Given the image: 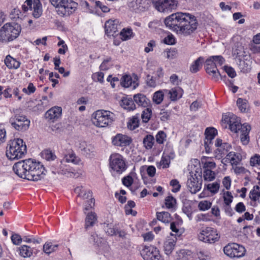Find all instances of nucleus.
<instances>
[{"label": "nucleus", "instance_id": "obj_1", "mask_svg": "<svg viewBox=\"0 0 260 260\" xmlns=\"http://www.w3.org/2000/svg\"><path fill=\"white\" fill-rule=\"evenodd\" d=\"M166 26L177 34L187 36L197 28L198 23L196 17L188 13L177 12L166 17Z\"/></svg>", "mask_w": 260, "mask_h": 260}, {"label": "nucleus", "instance_id": "obj_2", "mask_svg": "<svg viewBox=\"0 0 260 260\" xmlns=\"http://www.w3.org/2000/svg\"><path fill=\"white\" fill-rule=\"evenodd\" d=\"M13 170L20 178L34 181L43 178L46 172L45 167L40 162L31 158L15 163Z\"/></svg>", "mask_w": 260, "mask_h": 260}, {"label": "nucleus", "instance_id": "obj_3", "mask_svg": "<svg viewBox=\"0 0 260 260\" xmlns=\"http://www.w3.org/2000/svg\"><path fill=\"white\" fill-rule=\"evenodd\" d=\"M222 121L229 124L232 132L240 134V140L243 145H246L249 143V133L251 129L250 125L247 123L241 124L240 118L232 113L223 115Z\"/></svg>", "mask_w": 260, "mask_h": 260}, {"label": "nucleus", "instance_id": "obj_4", "mask_svg": "<svg viewBox=\"0 0 260 260\" xmlns=\"http://www.w3.org/2000/svg\"><path fill=\"white\" fill-rule=\"evenodd\" d=\"M26 152L27 148L25 142L20 138H17L9 141L6 154L10 160H14L23 157Z\"/></svg>", "mask_w": 260, "mask_h": 260}, {"label": "nucleus", "instance_id": "obj_5", "mask_svg": "<svg viewBox=\"0 0 260 260\" xmlns=\"http://www.w3.org/2000/svg\"><path fill=\"white\" fill-rule=\"evenodd\" d=\"M50 2L57 8V14L61 17L70 16L78 7V4L73 0H50Z\"/></svg>", "mask_w": 260, "mask_h": 260}, {"label": "nucleus", "instance_id": "obj_6", "mask_svg": "<svg viewBox=\"0 0 260 260\" xmlns=\"http://www.w3.org/2000/svg\"><path fill=\"white\" fill-rule=\"evenodd\" d=\"M92 122L98 127H105L112 124L114 121V114L110 111L98 110L92 115Z\"/></svg>", "mask_w": 260, "mask_h": 260}, {"label": "nucleus", "instance_id": "obj_7", "mask_svg": "<svg viewBox=\"0 0 260 260\" xmlns=\"http://www.w3.org/2000/svg\"><path fill=\"white\" fill-rule=\"evenodd\" d=\"M20 31V26L7 23L0 28V42L4 43L11 42L19 36Z\"/></svg>", "mask_w": 260, "mask_h": 260}, {"label": "nucleus", "instance_id": "obj_8", "mask_svg": "<svg viewBox=\"0 0 260 260\" xmlns=\"http://www.w3.org/2000/svg\"><path fill=\"white\" fill-rule=\"evenodd\" d=\"M224 62V59L221 55L211 56L205 60V70L207 73L214 80H217L220 76L217 67L221 66Z\"/></svg>", "mask_w": 260, "mask_h": 260}, {"label": "nucleus", "instance_id": "obj_9", "mask_svg": "<svg viewBox=\"0 0 260 260\" xmlns=\"http://www.w3.org/2000/svg\"><path fill=\"white\" fill-rule=\"evenodd\" d=\"M198 237L201 241L209 244H214L219 240L220 235L216 229L207 226L201 229Z\"/></svg>", "mask_w": 260, "mask_h": 260}, {"label": "nucleus", "instance_id": "obj_10", "mask_svg": "<svg viewBox=\"0 0 260 260\" xmlns=\"http://www.w3.org/2000/svg\"><path fill=\"white\" fill-rule=\"evenodd\" d=\"M109 167L111 171L120 175L127 169V166L126 164L125 159L121 155L114 153L110 156Z\"/></svg>", "mask_w": 260, "mask_h": 260}, {"label": "nucleus", "instance_id": "obj_11", "mask_svg": "<svg viewBox=\"0 0 260 260\" xmlns=\"http://www.w3.org/2000/svg\"><path fill=\"white\" fill-rule=\"evenodd\" d=\"M140 254L144 260H164L158 249L152 245H142Z\"/></svg>", "mask_w": 260, "mask_h": 260}, {"label": "nucleus", "instance_id": "obj_12", "mask_svg": "<svg viewBox=\"0 0 260 260\" xmlns=\"http://www.w3.org/2000/svg\"><path fill=\"white\" fill-rule=\"evenodd\" d=\"M223 252L225 254L231 258H239L245 255L246 249L241 245L231 243L224 247Z\"/></svg>", "mask_w": 260, "mask_h": 260}, {"label": "nucleus", "instance_id": "obj_13", "mask_svg": "<svg viewBox=\"0 0 260 260\" xmlns=\"http://www.w3.org/2000/svg\"><path fill=\"white\" fill-rule=\"evenodd\" d=\"M155 9L160 12H170L176 8L177 0H152Z\"/></svg>", "mask_w": 260, "mask_h": 260}, {"label": "nucleus", "instance_id": "obj_14", "mask_svg": "<svg viewBox=\"0 0 260 260\" xmlns=\"http://www.w3.org/2000/svg\"><path fill=\"white\" fill-rule=\"evenodd\" d=\"M10 121L12 126L18 131H26L30 125V120L26 116L21 114H16Z\"/></svg>", "mask_w": 260, "mask_h": 260}, {"label": "nucleus", "instance_id": "obj_15", "mask_svg": "<svg viewBox=\"0 0 260 260\" xmlns=\"http://www.w3.org/2000/svg\"><path fill=\"white\" fill-rule=\"evenodd\" d=\"M120 25V23L118 19H110L107 20L105 23L104 29L105 35L108 37H113L114 38L118 36V26Z\"/></svg>", "mask_w": 260, "mask_h": 260}, {"label": "nucleus", "instance_id": "obj_16", "mask_svg": "<svg viewBox=\"0 0 260 260\" xmlns=\"http://www.w3.org/2000/svg\"><path fill=\"white\" fill-rule=\"evenodd\" d=\"M215 146L216 148L214 151L215 157L218 159L222 158L232 148L230 144L223 142L220 139L215 140Z\"/></svg>", "mask_w": 260, "mask_h": 260}, {"label": "nucleus", "instance_id": "obj_17", "mask_svg": "<svg viewBox=\"0 0 260 260\" xmlns=\"http://www.w3.org/2000/svg\"><path fill=\"white\" fill-rule=\"evenodd\" d=\"M202 180L201 177H199L194 174L190 175L188 179L187 186L191 193H196L200 191L202 188Z\"/></svg>", "mask_w": 260, "mask_h": 260}, {"label": "nucleus", "instance_id": "obj_18", "mask_svg": "<svg viewBox=\"0 0 260 260\" xmlns=\"http://www.w3.org/2000/svg\"><path fill=\"white\" fill-rule=\"evenodd\" d=\"M217 134V130L213 127L207 128L205 130V139L204 140V145L206 152L207 153H210L212 150V141L215 136Z\"/></svg>", "mask_w": 260, "mask_h": 260}, {"label": "nucleus", "instance_id": "obj_19", "mask_svg": "<svg viewBox=\"0 0 260 260\" xmlns=\"http://www.w3.org/2000/svg\"><path fill=\"white\" fill-rule=\"evenodd\" d=\"M175 157L174 151L171 149L168 151L165 149L161 156V159L156 163V166L158 169H166L169 167L171 160Z\"/></svg>", "mask_w": 260, "mask_h": 260}, {"label": "nucleus", "instance_id": "obj_20", "mask_svg": "<svg viewBox=\"0 0 260 260\" xmlns=\"http://www.w3.org/2000/svg\"><path fill=\"white\" fill-rule=\"evenodd\" d=\"M112 144L115 146L125 147L130 144V137L122 134H117L112 138Z\"/></svg>", "mask_w": 260, "mask_h": 260}, {"label": "nucleus", "instance_id": "obj_21", "mask_svg": "<svg viewBox=\"0 0 260 260\" xmlns=\"http://www.w3.org/2000/svg\"><path fill=\"white\" fill-rule=\"evenodd\" d=\"M62 109L60 107L55 106L48 110L45 114L46 119L52 122H54L60 118Z\"/></svg>", "mask_w": 260, "mask_h": 260}, {"label": "nucleus", "instance_id": "obj_22", "mask_svg": "<svg viewBox=\"0 0 260 260\" xmlns=\"http://www.w3.org/2000/svg\"><path fill=\"white\" fill-rule=\"evenodd\" d=\"M176 244V238L168 237L164 243L163 249L165 254L170 255L175 249Z\"/></svg>", "mask_w": 260, "mask_h": 260}, {"label": "nucleus", "instance_id": "obj_23", "mask_svg": "<svg viewBox=\"0 0 260 260\" xmlns=\"http://www.w3.org/2000/svg\"><path fill=\"white\" fill-rule=\"evenodd\" d=\"M164 92L168 94L171 101H176L180 99L183 93V90L179 87H175L170 90L165 89Z\"/></svg>", "mask_w": 260, "mask_h": 260}, {"label": "nucleus", "instance_id": "obj_24", "mask_svg": "<svg viewBox=\"0 0 260 260\" xmlns=\"http://www.w3.org/2000/svg\"><path fill=\"white\" fill-rule=\"evenodd\" d=\"M4 62L7 67L10 70L18 69L21 64V62L19 60L10 55H8L6 56Z\"/></svg>", "mask_w": 260, "mask_h": 260}, {"label": "nucleus", "instance_id": "obj_25", "mask_svg": "<svg viewBox=\"0 0 260 260\" xmlns=\"http://www.w3.org/2000/svg\"><path fill=\"white\" fill-rule=\"evenodd\" d=\"M149 0H133L131 7L135 11H143L149 6Z\"/></svg>", "mask_w": 260, "mask_h": 260}, {"label": "nucleus", "instance_id": "obj_26", "mask_svg": "<svg viewBox=\"0 0 260 260\" xmlns=\"http://www.w3.org/2000/svg\"><path fill=\"white\" fill-rule=\"evenodd\" d=\"M134 101L139 106L147 107L150 104V100L143 94L138 93L134 95Z\"/></svg>", "mask_w": 260, "mask_h": 260}, {"label": "nucleus", "instance_id": "obj_27", "mask_svg": "<svg viewBox=\"0 0 260 260\" xmlns=\"http://www.w3.org/2000/svg\"><path fill=\"white\" fill-rule=\"evenodd\" d=\"M59 173L70 177H77L78 173L75 172V170L72 167L67 165H62L60 166Z\"/></svg>", "mask_w": 260, "mask_h": 260}, {"label": "nucleus", "instance_id": "obj_28", "mask_svg": "<svg viewBox=\"0 0 260 260\" xmlns=\"http://www.w3.org/2000/svg\"><path fill=\"white\" fill-rule=\"evenodd\" d=\"M106 232L110 236L118 235L119 237H124L126 234L124 231L119 230L116 226L111 224H108L105 229Z\"/></svg>", "mask_w": 260, "mask_h": 260}, {"label": "nucleus", "instance_id": "obj_29", "mask_svg": "<svg viewBox=\"0 0 260 260\" xmlns=\"http://www.w3.org/2000/svg\"><path fill=\"white\" fill-rule=\"evenodd\" d=\"M76 193L78 194V197L81 198L83 200L90 199L92 198V192L91 191L88 190H84L83 186H77L74 189Z\"/></svg>", "mask_w": 260, "mask_h": 260}, {"label": "nucleus", "instance_id": "obj_30", "mask_svg": "<svg viewBox=\"0 0 260 260\" xmlns=\"http://www.w3.org/2000/svg\"><path fill=\"white\" fill-rule=\"evenodd\" d=\"M97 221V216L95 212H90L86 215L85 219V229L87 230L89 228L92 227Z\"/></svg>", "mask_w": 260, "mask_h": 260}, {"label": "nucleus", "instance_id": "obj_31", "mask_svg": "<svg viewBox=\"0 0 260 260\" xmlns=\"http://www.w3.org/2000/svg\"><path fill=\"white\" fill-rule=\"evenodd\" d=\"M205 61V59L203 57L200 56L196 60L192 62L191 64L189 70L192 73H196L199 71L202 67L203 63Z\"/></svg>", "mask_w": 260, "mask_h": 260}, {"label": "nucleus", "instance_id": "obj_32", "mask_svg": "<svg viewBox=\"0 0 260 260\" xmlns=\"http://www.w3.org/2000/svg\"><path fill=\"white\" fill-rule=\"evenodd\" d=\"M19 254L24 258L30 257L33 253L32 249L29 246L23 245L18 248Z\"/></svg>", "mask_w": 260, "mask_h": 260}, {"label": "nucleus", "instance_id": "obj_33", "mask_svg": "<svg viewBox=\"0 0 260 260\" xmlns=\"http://www.w3.org/2000/svg\"><path fill=\"white\" fill-rule=\"evenodd\" d=\"M157 219L164 223H169L172 222L173 218L171 214L165 211L156 213Z\"/></svg>", "mask_w": 260, "mask_h": 260}, {"label": "nucleus", "instance_id": "obj_34", "mask_svg": "<svg viewBox=\"0 0 260 260\" xmlns=\"http://www.w3.org/2000/svg\"><path fill=\"white\" fill-rule=\"evenodd\" d=\"M64 159L66 162H72L75 165H78L81 161V159L76 155V154L73 151H72L71 152L66 154L64 157Z\"/></svg>", "mask_w": 260, "mask_h": 260}, {"label": "nucleus", "instance_id": "obj_35", "mask_svg": "<svg viewBox=\"0 0 260 260\" xmlns=\"http://www.w3.org/2000/svg\"><path fill=\"white\" fill-rule=\"evenodd\" d=\"M227 159L232 166H237L241 160V156L239 153L234 152H230L227 155Z\"/></svg>", "mask_w": 260, "mask_h": 260}, {"label": "nucleus", "instance_id": "obj_36", "mask_svg": "<svg viewBox=\"0 0 260 260\" xmlns=\"http://www.w3.org/2000/svg\"><path fill=\"white\" fill-rule=\"evenodd\" d=\"M58 248V244H53L51 242H46L43 246V251L45 253L49 254L53 252L57 251Z\"/></svg>", "mask_w": 260, "mask_h": 260}, {"label": "nucleus", "instance_id": "obj_37", "mask_svg": "<svg viewBox=\"0 0 260 260\" xmlns=\"http://www.w3.org/2000/svg\"><path fill=\"white\" fill-rule=\"evenodd\" d=\"M190 256V251L181 249L176 251L174 255L175 260H188Z\"/></svg>", "mask_w": 260, "mask_h": 260}, {"label": "nucleus", "instance_id": "obj_38", "mask_svg": "<svg viewBox=\"0 0 260 260\" xmlns=\"http://www.w3.org/2000/svg\"><path fill=\"white\" fill-rule=\"evenodd\" d=\"M166 207L171 210L175 211L176 208V200L172 196H169L166 198L165 200Z\"/></svg>", "mask_w": 260, "mask_h": 260}, {"label": "nucleus", "instance_id": "obj_39", "mask_svg": "<svg viewBox=\"0 0 260 260\" xmlns=\"http://www.w3.org/2000/svg\"><path fill=\"white\" fill-rule=\"evenodd\" d=\"M201 161L203 165V168L205 169H212L216 167V164L212 161L211 158L207 157H203L201 159Z\"/></svg>", "mask_w": 260, "mask_h": 260}, {"label": "nucleus", "instance_id": "obj_40", "mask_svg": "<svg viewBox=\"0 0 260 260\" xmlns=\"http://www.w3.org/2000/svg\"><path fill=\"white\" fill-rule=\"evenodd\" d=\"M34 11L32 15L35 18H38L41 15L42 13L41 4L40 2V0H34Z\"/></svg>", "mask_w": 260, "mask_h": 260}, {"label": "nucleus", "instance_id": "obj_41", "mask_svg": "<svg viewBox=\"0 0 260 260\" xmlns=\"http://www.w3.org/2000/svg\"><path fill=\"white\" fill-rule=\"evenodd\" d=\"M164 90H159L153 93L152 100L157 105L160 104L163 101L165 94Z\"/></svg>", "mask_w": 260, "mask_h": 260}, {"label": "nucleus", "instance_id": "obj_42", "mask_svg": "<svg viewBox=\"0 0 260 260\" xmlns=\"http://www.w3.org/2000/svg\"><path fill=\"white\" fill-rule=\"evenodd\" d=\"M237 105L241 112L245 113L248 111L249 105L246 100L239 98L237 101Z\"/></svg>", "mask_w": 260, "mask_h": 260}, {"label": "nucleus", "instance_id": "obj_43", "mask_svg": "<svg viewBox=\"0 0 260 260\" xmlns=\"http://www.w3.org/2000/svg\"><path fill=\"white\" fill-rule=\"evenodd\" d=\"M260 187L257 186H254L253 188L250 190L249 193V198L253 201H256L259 200L260 196Z\"/></svg>", "mask_w": 260, "mask_h": 260}, {"label": "nucleus", "instance_id": "obj_44", "mask_svg": "<svg viewBox=\"0 0 260 260\" xmlns=\"http://www.w3.org/2000/svg\"><path fill=\"white\" fill-rule=\"evenodd\" d=\"M196 222H208L211 220V216L208 213H199L194 217Z\"/></svg>", "mask_w": 260, "mask_h": 260}, {"label": "nucleus", "instance_id": "obj_45", "mask_svg": "<svg viewBox=\"0 0 260 260\" xmlns=\"http://www.w3.org/2000/svg\"><path fill=\"white\" fill-rule=\"evenodd\" d=\"M143 143L146 149H151L154 143V137L150 135H147L143 140Z\"/></svg>", "mask_w": 260, "mask_h": 260}, {"label": "nucleus", "instance_id": "obj_46", "mask_svg": "<svg viewBox=\"0 0 260 260\" xmlns=\"http://www.w3.org/2000/svg\"><path fill=\"white\" fill-rule=\"evenodd\" d=\"M12 88L10 86H8L6 88L3 90V87L0 85V100L2 99V94H3L4 98L6 99L11 98L12 96Z\"/></svg>", "mask_w": 260, "mask_h": 260}, {"label": "nucleus", "instance_id": "obj_47", "mask_svg": "<svg viewBox=\"0 0 260 260\" xmlns=\"http://www.w3.org/2000/svg\"><path fill=\"white\" fill-rule=\"evenodd\" d=\"M203 177L205 181H211L215 178V173L210 169H205L203 172Z\"/></svg>", "mask_w": 260, "mask_h": 260}, {"label": "nucleus", "instance_id": "obj_48", "mask_svg": "<svg viewBox=\"0 0 260 260\" xmlns=\"http://www.w3.org/2000/svg\"><path fill=\"white\" fill-rule=\"evenodd\" d=\"M126 192L124 189H120L119 192L115 193V197L121 204L125 203L126 201Z\"/></svg>", "mask_w": 260, "mask_h": 260}, {"label": "nucleus", "instance_id": "obj_49", "mask_svg": "<svg viewBox=\"0 0 260 260\" xmlns=\"http://www.w3.org/2000/svg\"><path fill=\"white\" fill-rule=\"evenodd\" d=\"M121 41H126L130 38V27L123 28L118 35Z\"/></svg>", "mask_w": 260, "mask_h": 260}, {"label": "nucleus", "instance_id": "obj_50", "mask_svg": "<svg viewBox=\"0 0 260 260\" xmlns=\"http://www.w3.org/2000/svg\"><path fill=\"white\" fill-rule=\"evenodd\" d=\"M42 156L47 160H53L56 158L55 154L49 149H45L42 153Z\"/></svg>", "mask_w": 260, "mask_h": 260}, {"label": "nucleus", "instance_id": "obj_51", "mask_svg": "<svg viewBox=\"0 0 260 260\" xmlns=\"http://www.w3.org/2000/svg\"><path fill=\"white\" fill-rule=\"evenodd\" d=\"M220 184L218 182H215L208 184L206 188L212 194L217 193L219 189Z\"/></svg>", "mask_w": 260, "mask_h": 260}, {"label": "nucleus", "instance_id": "obj_52", "mask_svg": "<svg viewBox=\"0 0 260 260\" xmlns=\"http://www.w3.org/2000/svg\"><path fill=\"white\" fill-rule=\"evenodd\" d=\"M156 142L159 144H162L167 139V135L162 131L158 132L155 136Z\"/></svg>", "mask_w": 260, "mask_h": 260}, {"label": "nucleus", "instance_id": "obj_53", "mask_svg": "<svg viewBox=\"0 0 260 260\" xmlns=\"http://www.w3.org/2000/svg\"><path fill=\"white\" fill-rule=\"evenodd\" d=\"M182 211L185 213L189 220H191L193 217V213L192 207L190 205H185L182 207Z\"/></svg>", "mask_w": 260, "mask_h": 260}, {"label": "nucleus", "instance_id": "obj_54", "mask_svg": "<svg viewBox=\"0 0 260 260\" xmlns=\"http://www.w3.org/2000/svg\"><path fill=\"white\" fill-rule=\"evenodd\" d=\"M212 203L209 201L203 200L198 204V208L201 211H206L211 207Z\"/></svg>", "mask_w": 260, "mask_h": 260}, {"label": "nucleus", "instance_id": "obj_55", "mask_svg": "<svg viewBox=\"0 0 260 260\" xmlns=\"http://www.w3.org/2000/svg\"><path fill=\"white\" fill-rule=\"evenodd\" d=\"M223 198L224 203L226 206H229L233 202V197L230 191H223Z\"/></svg>", "mask_w": 260, "mask_h": 260}, {"label": "nucleus", "instance_id": "obj_56", "mask_svg": "<svg viewBox=\"0 0 260 260\" xmlns=\"http://www.w3.org/2000/svg\"><path fill=\"white\" fill-rule=\"evenodd\" d=\"M120 106L127 111H130V98L127 96L122 98L120 102Z\"/></svg>", "mask_w": 260, "mask_h": 260}, {"label": "nucleus", "instance_id": "obj_57", "mask_svg": "<svg viewBox=\"0 0 260 260\" xmlns=\"http://www.w3.org/2000/svg\"><path fill=\"white\" fill-rule=\"evenodd\" d=\"M140 77L135 74H133L131 75V87L133 89H135L140 84Z\"/></svg>", "mask_w": 260, "mask_h": 260}, {"label": "nucleus", "instance_id": "obj_58", "mask_svg": "<svg viewBox=\"0 0 260 260\" xmlns=\"http://www.w3.org/2000/svg\"><path fill=\"white\" fill-rule=\"evenodd\" d=\"M175 41L176 39L174 36L170 32H169L167 36L164 38L162 42L166 44L172 45L175 44Z\"/></svg>", "mask_w": 260, "mask_h": 260}, {"label": "nucleus", "instance_id": "obj_59", "mask_svg": "<svg viewBox=\"0 0 260 260\" xmlns=\"http://www.w3.org/2000/svg\"><path fill=\"white\" fill-rule=\"evenodd\" d=\"M92 78L94 81L99 82L101 83H103L104 82V74L102 72H99L93 74Z\"/></svg>", "mask_w": 260, "mask_h": 260}, {"label": "nucleus", "instance_id": "obj_60", "mask_svg": "<svg viewBox=\"0 0 260 260\" xmlns=\"http://www.w3.org/2000/svg\"><path fill=\"white\" fill-rule=\"evenodd\" d=\"M151 116V110L149 108L145 109L142 114V119L144 122H147Z\"/></svg>", "mask_w": 260, "mask_h": 260}, {"label": "nucleus", "instance_id": "obj_61", "mask_svg": "<svg viewBox=\"0 0 260 260\" xmlns=\"http://www.w3.org/2000/svg\"><path fill=\"white\" fill-rule=\"evenodd\" d=\"M120 85L124 88H127L130 86V77L128 75H125L122 76L120 80Z\"/></svg>", "mask_w": 260, "mask_h": 260}, {"label": "nucleus", "instance_id": "obj_62", "mask_svg": "<svg viewBox=\"0 0 260 260\" xmlns=\"http://www.w3.org/2000/svg\"><path fill=\"white\" fill-rule=\"evenodd\" d=\"M170 185L173 187L172 191L173 192H178L181 187L179 181L177 179H173L170 181Z\"/></svg>", "mask_w": 260, "mask_h": 260}, {"label": "nucleus", "instance_id": "obj_63", "mask_svg": "<svg viewBox=\"0 0 260 260\" xmlns=\"http://www.w3.org/2000/svg\"><path fill=\"white\" fill-rule=\"evenodd\" d=\"M112 58L111 57H108L105 59L100 66V69L102 71H107L110 68L109 62L111 61Z\"/></svg>", "mask_w": 260, "mask_h": 260}, {"label": "nucleus", "instance_id": "obj_64", "mask_svg": "<svg viewBox=\"0 0 260 260\" xmlns=\"http://www.w3.org/2000/svg\"><path fill=\"white\" fill-rule=\"evenodd\" d=\"M250 165L252 166H260V155L255 154L251 157L250 160Z\"/></svg>", "mask_w": 260, "mask_h": 260}]
</instances>
